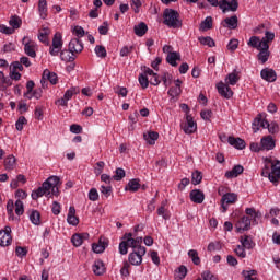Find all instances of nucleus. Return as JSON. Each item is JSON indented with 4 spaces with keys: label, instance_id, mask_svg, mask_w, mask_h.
Masks as SVG:
<instances>
[{
    "label": "nucleus",
    "instance_id": "6e6552de",
    "mask_svg": "<svg viewBox=\"0 0 280 280\" xmlns=\"http://www.w3.org/2000/svg\"><path fill=\"white\" fill-rule=\"evenodd\" d=\"M144 255L145 247H139L138 249H135L132 253L129 254L128 261L129 264H131V266H141Z\"/></svg>",
    "mask_w": 280,
    "mask_h": 280
},
{
    "label": "nucleus",
    "instance_id": "0e129e2a",
    "mask_svg": "<svg viewBox=\"0 0 280 280\" xmlns=\"http://www.w3.org/2000/svg\"><path fill=\"white\" fill-rule=\"evenodd\" d=\"M234 252L237 255V257H241V259H244L246 257V249L242 245H237Z\"/></svg>",
    "mask_w": 280,
    "mask_h": 280
},
{
    "label": "nucleus",
    "instance_id": "5701e85b",
    "mask_svg": "<svg viewBox=\"0 0 280 280\" xmlns=\"http://www.w3.org/2000/svg\"><path fill=\"white\" fill-rule=\"evenodd\" d=\"M244 173V166L237 164L234 165V167L231 171L225 172V178L232 179V178H237L240 174Z\"/></svg>",
    "mask_w": 280,
    "mask_h": 280
},
{
    "label": "nucleus",
    "instance_id": "4468645a",
    "mask_svg": "<svg viewBox=\"0 0 280 280\" xmlns=\"http://www.w3.org/2000/svg\"><path fill=\"white\" fill-rule=\"evenodd\" d=\"M217 90L219 95H221V97H224L225 100H231V97H233V90H231V86H229V83H224L223 81H220L217 84Z\"/></svg>",
    "mask_w": 280,
    "mask_h": 280
},
{
    "label": "nucleus",
    "instance_id": "c756f323",
    "mask_svg": "<svg viewBox=\"0 0 280 280\" xmlns=\"http://www.w3.org/2000/svg\"><path fill=\"white\" fill-rule=\"evenodd\" d=\"M177 60H180V52L178 51L170 52L166 56V62H168L171 67H178V63L176 62Z\"/></svg>",
    "mask_w": 280,
    "mask_h": 280
},
{
    "label": "nucleus",
    "instance_id": "f8f14e48",
    "mask_svg": "<svg viewBox=\"0 0 280 280\" xmlns=\"http://www.w3.org/2000/svg\"><path fill=\"white\" fill-rule=\"evenodd\" d=\"M12 244V228L10 225L4 226L3 230L0 231V246L5 248V246H10Z\"/></svg>",
    "mask_w": 280,
    "mask_h": 280
},
{
    "label": "nucleus",
    "instance_id": "4d7b16f0",
    "mask_svg": "<svg viewBox=\"0 0 280 280\" xmlns=\"http://www.w3.org/2000/svg\"><path fill=\"white\" fill-rule=\"evenodd\" d=\"M113 178L117 182L122 180L124 178H126V171H124V168H116Z\"/></svg>",
    "mask_w": 280,
    "mask_h": 280
},
{
    "label": "nucleus",
    "instance_id": "2f4dec72",
    "mask_svg": "<svg viewBox=\"0 0 280 280\" xmlns=\"http://www.w3.org/2000/svg\"><path fill=\"white\" fill-rule=\"evenodd\" d=\"M133 32L136 36H145L148 32V24L140 22L139 24L135 25Z\"/></svg>",
    "mask_w": 280,
    "mask_h": 280
},
{
    "label": "nucleus",
    "instance_id": "dca6fc26",
    "mask_svg": "<svg viewBox=\"0 0 280 280\" xmlns=\"http://www.w3.org/2000/svg\"><path fill=\"white\" fill-rule=\"evenodd\" d=\"M69 49L72 54H82L84 50V43L80 38H73L69 43Z\"/></svg>",
    "mask_w": 280,
    "mask_h": 280
},
{
    "label": "nucleus",
    "instance_id": "c03bdc74",
    "mask_svg": "<svg viewBox=\"0 0 280 280\" xmlns=\"http://www.w3.org/2000/svg\"><path fill=\"white\" fill-rule=\"evenodd\" d=\"M245 213L247 215H250V218L254 220V222H257V220H259V218H261V213L256 212L255 208H246Z\"/></svg>",
    "mask_w": 280,
    "mask_h": 280
},
{
    "label": "nucleus",
    "instance_id": "7c9ffc66",
    "mask_svg": "<svg viewBox=\"0 0 280 280\" xmlns=\"http://www.w3.org/2000/svg\"><path fill=\"white\" fill-rule=\"evenodd\" d=\"M180 93L183 90L178 86H173L168 89L167 95L171 97V102H178V97H180Z\"/></svg>",
    "mask_w": 280,
    "mask_h": 280
},
{
    "label": "nucleus",
    "instance_id": "c85d7f7f",
    "mask_svg": "<svg viewBox=\"0 0 280 280\" xmlns=\"http://www.w3.org/2000/svg\"><path fill=\"white\" fill-rule=\"evenodd\" d=\"M108 247V242L100 240L98 243L92 244L93 253L101 254Z\"/></svg>",
    "mask_w": 280,
    "mask_h": 280
},
{
    "label": "nucleus",
    "instance_id": "37998d69",
    "mask_svg": "<svg viewBox=\"0 0 280 280\" xmlns=\"http://www.w3.org/2000/svg\"><path fill=\"white\" fill-rule=\"evenodd\" d=\"M185 277H187V267H185V266L178 267V269L176 270V273H175V279L183 280V279H185Z\"/></svg>",
    "mask_w": 280,
    "mask_h": 280
},
{
    "label": "nucleus",
    "instance_id": "a878e982",
    "mask_svg": "<svg viewBox=\"0 0 280 280\" xmlns=\"http://www.w3.org/2000/svg\"><path fill=\"white\" fill-rule=\"evenodd\" d=\"M4 170H7V172L16 170V158L13 154H10L4 159Z\"/></svg>",
    "mask_w": 280,
    "mask_h": 280
},
{
    "label": "nucleus",
    "instance_id": "09e8293b",
    "mask_svg": "<svg viewBox=\"0 0 280 280\" xmlns=\"http://www.w3.org/2000/svg\"><path fill=\"white\" fill-rule=\"evenodd\" d=\"M23 126H27V118H25V116H20L15 122V128L21 132L23 130Z\"/></svg>",
    "mask_w": 280,
    "mask_h": 280
},
{
    "label": "nucleus",
    "instance_id": "4be33fe9",
    "mask_svg": "<svg viewBox=\"0 0 280 280\" xmlns=\"http://www.w3.org/2000/svg\"><path fill=\"white\" fill-rule=\"evenodd\" d=\"M141 189V179L139 178H133L130 179L125 187V191H130L131 194H135Z\"/></svg>",
    "mask_w": 280,
    "mask_h": 280
},
{
    "label": "nucleus",
    "instance_id": "bf43d9fd",
    "mask_svg": "<svg viewBox=\"0 0 280 280\" xmlns=\"http://www.w3.org/2000/svg\"><path fill=\"white\" fill-rule=\"evenodd\" d=\"M256 121L260 125V128H264L265 130H268V127L270 126V122L267 119L261 118V114H259L256 117Z\"/></svg>",
    "mask_w": 280,
    "mask_h": 280
},
{
    "label": "nucleus",
    "instance_id": "ddd939ff",
    "mask_svg": "<svg viewBox=\"0 0 280 280\" xmlns=\"http://www.w3.org/2000/svg\"><path fill=\"white\" fill-rule=\"evenodd\" d=\"M260 148H262V152H270L277 148V140L272 135L265 136L260 139Z\"/></svg>",
    "mask_w": 280,
    "mask_h": 280
},
{
    "label": "nucleus",
    "instance_id": "b1692460",
    "mask_svg": "<svg viewBox=\"0 0 280 280\" xmlns=\"http://www.w3.org/2000/svg\"><path fill=\"white\" fill-rule=\"evenodd\" d=\"M67 222L71 226H78V224L80 223V220L78 219V217H75V208L73 206L69 207V212H68V215H67Z\"/></svg>",
    "mask_w": 280,
    "mask_h": 280
},
{
    "label": "nucleus",
    "instance_id": "20e7f679",
    "mask_svg": "<svg viewBox=\"0 0 280 280\" xmlns=\"http://www.w3.org/2000/svg\"><path fill=\"white\" fill-rule=\"evenodd\" d=\"M247 45L259 51L257 58L261 65H266V61L270 58V45L259 42V36H252Z\"/></svg>",
    "mask_w": 280,
    "mask_h": 280
},
{
    "label": "nucleus",
    "instance_id": "1a4fd4ad",
    "mask_svg": "<svg viewBox=\"0 0 280 280\" xmlns=\"http://www.w3.org/2000/svg\"><path fill=\"white\" fill-rule=\"evenodd\" d=\"M186 121L180 125L182 130L185 135H194L196 130H198V124L194 120V116L191 114H186Z\"/></svg>",
    "mask_w": 280,
    "mask_h": 280
},
{
    "label": "nucleus",
    "instance_id": "338daca9",
    "mask_svg": "<svg viewBox=\"0 0 280 280\" xmlns=\"http://www.w3.org/2000/svg\"><path fill=\"white\" fill-rule=\"evenodd\" d=\"M72 33L75 34L79 38H83L85 32L82 26H74Z\"/></svg>",
    "mask_w": 280,
    "mask_h": 280
},
{
    "label": "nucleus",
    "instance_id": "72a5a7b5",
    "mask_svg": "<svg viewBox=\"0 0 280 280\" xmlns=\"http://www.w3.org/2000/svg\"><path fill=\"white\" fill-rule=\"evenodd\" d=\"M38 14H39V18L43 19V21L47 19V0L38 1Z\"/></svg>",
    "mask_w": 280,
    "mask_h": 280
},
{
    "label": "nucleus",
    "instance_id": "3c124183",
    "mask_svg": "<svg viewBox=\"0 0 280 280\" xmlns=\"http://www.w3.org/2000/svg\"><path fill=\"white\" fill-rule=\"evenodd\" d=\"M267 130H268L269 135H277L280 131V127L277 121H271V122H269Z\"/></svg>",
    "mask_w": 280,
    "mask_h": 280
},
{
    "label": "nucleus",
    "instance_id": "e2e57ef3",
    "mask_svg": "<svg viewBox=\"0 0 280 280\" xmlns=\"http://www.w3.org/2000/svg\"><path fill=\"white\" fill-rule=\"evenodd\" d=\"M105 165H106V163H104V161L97 162L96 166L94 167V174L96 176H100L102 174V172H104Z\"/></svg>",
    "mask_w": 280,
    "mask_h": 280
},
{
    "label": "nucleus",
    "instance_id": "de8ad7c7",
    "mask_svg": "<svg viewBox=\"0 0 280 280\" xmlns=\"http://www.w3.org/2000/svg\"><path fill=\"white\" fill-rule=\"evenodd\" d=\"M191 183H192V185H200V183H202V173L199 171L192 172Z\"/></svg>",
    "mask_w": 280,
    "mask_h": 280
},
{
    "label": "nucleus",
    "instance_id": "39448f33",
    "mask_svg": "<svg viewBox=\"0 0 280 280\" xmlns=\"http://www.w3.org/2000/svg\"><path fill=\"white\" fill-rule=\"evenodd\" d=\"M163 23L166 27L173 30H179L183 27V20H180V13L174 9H165L163 12Z\"/></svg>",
    "mask_w": 280,
    "mask_h": 280
},
{
    "label": "nucleus",
    "instance_id": "774afa93",
    "mask_svg": "<svg viewBox=\"0 0 280 280\" xmlns=\"http://www.w3.org/2000/svg\"><path fill=\"white\" fill-rule=\"evenodd\" d=\"M10 70H12V71H23V65L21 63V61H13L10 65Z\"/></svg>",
    "mask_w": 280,
    "mask_h": 280
},
{
    "label": "nucleus",
    "instance_id": "49530a36",
    "mask_svg": "<svg viewBox=\"0 0 280 280\" xmlns=\"http://www.w3.org/2000/svg\"><path fill=\"white\" fill-rule=\"evenodd\" d=\"M198 40L199 43H201V45H205L207 47H215V42L209 36L199 37Z\"/></svg>",
    "mask_w": 280,
    "mask_h": 280
},
{
    "label": "nucleus",
    "instance_id": "9b49d317",
    "mask_svg": "<svg viewBox=\"0 0 280 280\" xmlns=\"http://www.w3.org/2000/svg\"><path fill=\"white\" fill-rule=\"evenodd\" d=\"M234 202H237V194L235 192H226L221 198V208L222 213H226L229 210V205H234Z\"/></svg>",
    "mask_w": 280,
    "mask_h": 280
},
{
    "label": "nucleus",
    "instance_id": "864d4df0",
    "mask_svg": "<svg viewBox=\"0 0 280 280\" xmlns=\"http://www.w3.org/2000/svg\"><path fill=\"white\" fill-rule=\"evenodd\" d=\"M88 198L92 202H96V200H100V192H97L96 188H91L88 192Z\"/></svg>",
    "mask_w": 280,
    "mask_h": 280
},
{
    "label": "nucleus",
    "instance_id": "6ab92c4d",
    "mask_svg": "<svg viewBox=\"0 0 280 280\" xmlns=\"http://www.w3.org/2000/svg\"><path fill=\"white\" fill-rule=\"evenodd\" d=\"M92 270L96 277H102L106 272V265H104L102 259H97L94 261Z\"/></svg>",
    "mask_w": 280,
    "mask_h": 280
},
{
    "label": "nucleus",
    "instance_id": "f257e3e1",
    "mask_svg": "<svg viewBox=\"0 0 280 280\" xmlns=\"http://www.w3.org/2000/svg\"><path fill=\"white\" fill-rule=\"evenodd\" d=\"M59 185L60 177L52 175L48 177L39 188L32 191L31 198L38 200V198H43V196H58V194H60L58 189Z\"/></svg>",
    "mask_w": 280,
    "mask_h": 280
},
{
    "label": "nucleus",
    "instance_id": "f03ea898",
    "mask_svg": "<svg viewBox=\"0 0 280 280\" xmlns=\"http://www.w3.org/2000/svg\"><path fill=\"white\" fill-rule=\"evenodd\" d=\"M261 176L268 178L270 183H272V185L277 187L280 179V161L266 158L265 167L261 172Z\"/></svg>",
    "mask_w": 280,
    "mask_h": 280
},
{
    "label": "nucleus",
    "instance_id": "603ef678",
    "mask_svg": "<svg viewBox=\"0 0 280 280\" xmlns=\"http://www.w3.org/2000/svg\"><path fill=\"white\" fill-rule=\"evenodd\" d=\"M15 213L16 215H23V213H25V205L21 201V199L15 201Z\"/></svg>",
    "mask_w": 280,
    "mask_h": 280
},
{
    "label": "nucleus",
    "instance_id": "473e14b6",
    "mask_svg": "<svg viewBox=\"0 0 280 280\" xmlns=\"http://www.w3.org/2000/svg\"><path fill=\"white\" fill-rule=\"evenodd\" d=\"M88 237H89V234H74L71 237V242L73 246L78 248L80 247L81 244L84 243V240H86Z\"/></svg>",
    "mask_w": 280,
    "mask_h": 280
},
{
    "label": "nucleus",
    "instance_id": "6e6d98bb",
    "mask_svg": "<svg viewBox=\"0 0 280 280\" xmlns=\"http://www.w3.org/2000/svg\"><path fill=\"white\" fill-rule=\"evenodd\" d=\"M138 81L142 89H148V86H150V79H148L145 74H140Z\"/></svg>",
    "mask_w": 280,
    "mask_h": 280
},
{
    "label": "nucleus",
    "instance_id": "13d9d810",
    "mask_svg": "<svg viewBox=\"0 0 280 280\" xmlns=\"http://www.w3.org/2000/svg\"><path fill=\"white\" fill-rule=\"evenodd\" d=\"M101 194H103V196H105V198H109L110 194H113V186L108 185V186H104L102 185L100 188Z\"/></svg>",
    "mask_w": 280,
    "mask_h": 280
},
{
    "label": "nucleus",
    "instance_id": "7ed1b4c3",
    "mask_svg": "<svg viewBox=\"0 0 280 280\" xmlns=\"http://www.w3.org/2000/svg\"><path fill=\"white\" fill-rule=\"evenodd\" d=\"M141 244H143V237H136L132 233H126L122 236V241L119 243V254L128 255V248H133V250H139V248H145L144 246H141Z\"/></svg>",
    "mask_w": 280,
    "mask_h": 280
},
{
    "label": "nucleus",
    "instance_id": "4c0bfd02",
    "mask_svg": "<svg viewBox=\"0 0 280 280\" xmlns=\"http://www.w3.org/2000/svg\"><path fill=\"white\" fill-rule=\"evenodd\" d=\"M213 27V18L207 16L205 21L201 22L199 30L201 32H207V30H211Z\"/></svg>",
    "mask_w": 280,
    "mask_h": 280
},
{
    "label": "nucleus",
    "instance_id": "c9c22d12",
    "mask_svg": "<svg viewBox=\"0 0 280 280\" xmlns=\"http://www.w3.org/2000/svg\"><path fill=\"white\" fill-rule=\"evenodd\" d=\"M28 218L32 224L35 226H40V212H38V210H32Z\"/></svg>",
    "mask_w": 280,
    "mask_h": 280
},
{
    "label": "nucleus",
    "instance_id": "8fccbe9b",
    "mask_svg": "<svg viewBox=\"0 0 280 280\" xmlns=\"http://www.w3.org/2000/svg\"><path fill=\"white\" fill-rule=\"evenodd\" d=\"M78 93H80V89L70 88L69 90H67L65 92L63 97L69 102V100H71V97H73V95H78Z\"/></svg>",
    "mask_w": 280,
    "mask_h": 280
},
{
    "label": "nucleus",
    "instance_id": "e433bc0d",
    "mask_svg": "<svg viewBox=\"0 0 280 280\" xmlns=\"http://www.w3.org/2000/svg\"><path fill=\"white\" fill-rule=\"evenodd\" d=\"M240 82V77L237 75V72H231L225 77V83L229 84L230 86H235Z\"/></svg>",
    "mask_w": 280,
    "mask_h": 280
},
{
    "label": "nucleus",
    "instance_id": "f3484780",
    "mask_svg": "<svg viewBox=\"0 0 280 280\" xmlns=\"http://www.w3.org/2000/svg\"><path fill=\"white\" fill-rule=\"evenodd\" d=\"M235 229H236L237 233H242L244 231H249L250 230V219L248 217L241 218L236 222Z\"/></svg>",
    "mask_w": 280,
    "mask_h": 280
},
{
    "label": "nucleus",
    "instance_id": "9d476101",
    "mask_svg": "<svg viewBox=\"0 0 280 280\" xmlns=\"http://www.w3.org/2000/svg\"><path fill=\"white\" fill-rule=\"evenodd\" d=\"M47 80L50 82V84L56 85L58 84V74H56V72L49 71V69H45L40 80L43 89H47Z\"/></svg>",
    "mask_w": 280,
    "mask_h": 280
},
{
    "label": "nucleus",
    "instance_id": "393cba45",
    "mask_svg": "<svg viewBox=\"0 0 280 280\" xmlns=\"http://www.w3.org/2000/svg\"><path fill=\"white\" fill-rule=\"evenodd\" d=\"M143 139L144 141H147L149 145H155L156 141H159V132L156 131L144 132Z\"/></svg>",
    "mask_w": 280,
    "mask_h": 280
},
{
    "label": "nucleus",
    "instance_id": "bb28decb",
    "mask_svg": "<svg viewBox=\"0 0 280 280\" xmlns=\"http://www.w3.org/2000/svg\"><path fill=\"white\" fill-rule=\"evenodd\" d=\"M59 54L63 62H73L75 60V52H72L69 48L61 50Z\"/></svg>",
    "mask_w": 280,
    "mask_h": 280
},
{
    "label": "nucleus",
    "instance_id": "423d86ee",
    "mask_svg": "<svg viewBox=\"0 0 280 280\" xmlns=\"http://www.w3.org/2000/svg\"><path fill=\"white\" fill-rule=\"evenodd\" d=\"M65 45V42L62 40V34L61 33H55L52 37L51 45L49 47V54L50 56H59L62 51V47Z\"/></svg>",
    "mask_w": 280,
    "mask_h": 280
},
{
    "label": "nucleus",
    "instance_id": "2eb2a0df",
    "mask_svg": "<svg viewBox=\"0 0 280 280\" xmlns=\"http://www.w3.org/2000/svg\"><path fill=\"white\" fill-rule=\"evenodd\" d=\"M240 23V20L237 19V15H232L230 18H225L221 25L222 27H225L226 30H237V25Z\"/></svg>",
    "mask_w": 280,
    "mask_h": 280
},
{
    "label": "nucleus",
    "instance_id": "0eeeda50",
    "mask_svg": "<svg viewBox=\"0 0 280 280\" xmlns=\"http://www.w3.org/2000/svg\"><path fill=\"white\" fill-rule=\"evenodd\" d=\"M22 45L24 46V54L30 58H36V52L38 51V44L30 39L27 36L22 38Z\"/></svg>",
    "mask_w": 280,
    "mask_h": 280
},
{
    "label": "nucleus",
    "instance_id": "052dcab7",
    "mask_svg": "<svg viewBox=\"0 0 280 280\" xmlns=\"http://www.w3.org/2000/svg\"><path fill=\"white\" fill-rule=\"evenodd\" d=\"M130 5H131V9L133 10L135 14H139L140 8L142 5L141 0H131Z\"/></svg>",
    "mask_w": 280,
    "mask_h": 280
},
{
    "label": "nucleus",
    "instance_id": "a19ab883",
    "mask_svg": "<svg viewBox=\"0 0 280 280\" xmlns=\"http://www.w3.org/2000/svg\"><path fill=\"white\" fill-rule=\"evenodd\" d=\"M47 36H49V28H44L43 32L38 33L37 38L40 43H44L45 45H49V40L47 39Z\"/></svg>",
    "mask_w": 280,
    "mask_h": 280
},
{
    "label": "nucleus",
    "instance_id": "a211bd4d",
    "mask_svg": "<svg viewBox=\"0 0 280 280\" xmlns=\"http://www.w3.org/2000/svg\"><path fill=\"white\" fill-rule=\"evenodd\" d=\"M189 196L191 202H195V205H202L205 202V192L200 189L191 190Z\"/></svg>",
    "mask_w": 280,
    "mask_h": 280
},
{
    "label": "nucleus",
    "instance_id": "a18cd8bd",
    "mask_svg": "<svg viewBox=\"0 0 280 280\" xmlns=\"http://www.w3.org/2000/svg\"><path fill=\"white\" fill-rule=\"evenodd\" d=\"M275 40V33L267 31L265 33V37L259 38V43H266V45H269V43H272Z\"/></svg>",
    "mask_w": 280,
    "mask_h": 280
},
{
    "label": "nucleus",
    "instance_id": "680f3d73",
    "mask_svg": "<svg viewBox=\"0 0 280 280\" xmlns=\"http://www.w3.org/2000/svg\"><path fill=\"white\" fill-rule=\"evenodd\" d=\"M94 51L97 58H106V48L104 46H96Z\"/></svg>",
    "mask_w": 280,
    "mask_h": 280
},
{
    "label": "nucleus",
    "instance_id": "cd10ccee",
    "mask_svg": "<svg viewBox=\"0 0 280 280\" xmlns=\"http://www.w3.org/2000/svg\"><path fill=\"white\" fill-rule=\"evenodd\" d=\"M167 201H162L161 207L158 208V215L163 218V220H170L172 218V214L170 213V210H167Z\"/></svg>",
    "mask_w": 280,
    "mask_h": 280
},
{
    "label": "nucleus",
    "instance_id": "f704fd0d",
    "mask_svg": "<svg viewBox=\"0 0 280 280\" xmlns=\"http://www.w3.org/2000/svg\"><path fill=\"white\" fill-rule=\"evenodd\" d=\"M9 25L11 26V30H13L14 32V30H19L21 25H23V20H21V18L18 15H13L9 20Z\"/></svg>",
    "mask_w": 280,
    "mask_h": 280
},
{
    "label": "nucleus",
    "instance_id": "ea45409f",
    "mask_svg": "<svg viewBox=\"0 0 280 280\" xmlns=\"http://www.w3.org/2000/svg\"><path fill=\"white\" fill-rule=\"evenodd\" d=\"M188 257H190L195 266H200V257L198 256V250L196 249L188 250Z\"/></svg>",
    "mask_w": 280,
    "mask_h": 280
},
{
    "label": "nucleus",
    "instance_id": "5fc2aeb1",
    "mask_svg": "<svg viewBox=\"0 0 280 280\" xmlns=\"http://www.w3.org/2000/svg\"><path fill=\"white\" fill-rule=\"evenodd\" d=\"M215 250H222V244L218 241L211 242L208 245V252L209 253H215Z\"/></svg>",
    "mask_w": 280,
    "mask_h": 280
},
{
    "label": "nucleus",
    "instance_id": "aec40b11",
    "mask_svg": "<svg viewBox=\"0 0 280 280\" xmlns=\"http://www.w3.org/2000/svg\"><path fill=\"white\" fill-rule=\"evenodd\" d=\"M228 143L232 145V148H235V150H244V148H246V142L243 139L233 136L228 138Z\"/></svg>",
    "mask_w": 280,
    "mask_h": 280
},
{
    "label": "nucleus",
    "instance_id": "79ce46f5",
    "mask_svg": "<svg viewBox=\"0 0 280 280\" xmlns=\"http://www.w3.org/2000/svg\"><path fill=\"white\" fill-rule=\"evenodd\" d=\"M34 81L30 80L26 82V92H24V97H26V100H32V92L34 91Z\"/></svg>",
    "mask_w": 280,
    "mask_h": 280
},
{
    "label": "nucleus",
    "instance_id": "69168bd1",
    "mask_svg": "<svg viewBox=\"0 0 280 280\" xmlns=\"http://www.w3.org/2000/svg\"><path fill=\"white\" fill-rule=\"evenodd\" d=\"M241 246H243V248H247V250H250L253 248V240L248 236H245Z\"/></svg>",
    "mask_w": 280,
    "mask_h": 280
},
{
    "label": "nucleus",
    "instance_id": "58836bf2",
    "mask_svg": "<svg viewBox=\"0 0 280 280\" xmlns=\"http://www.w3.org/2000/svg\"><path fill=\"white\" fill-rule=\"evenodd\" d=\"M242 277L244 280H256L257 279V270L250 269V270H243Z\"/></svg>",
    "mask_w": 280,
    "mask_h": 280
},
{
    "label": "nucleus",
    "instance_id": "412c9836",
    "mask_svg": "<svg viewBox=\"0 0 280 280\" xmlns=\"http://www.w3.org/2000/svg\"><path fill=\"white\" fill-rule=\"evenodd\" d=\"M260 78L266 82H275L277 80V72L272 69L265 68L260 71Z\"/></svg>",
    "mask_w": 280,
    "mask_h": 280
}]
</instances>
